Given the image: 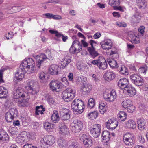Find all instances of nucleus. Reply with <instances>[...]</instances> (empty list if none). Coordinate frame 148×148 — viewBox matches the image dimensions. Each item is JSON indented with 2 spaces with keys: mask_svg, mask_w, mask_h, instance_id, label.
Here are the masks:
<instances>
[{
  "mask_svg": "<svg viewBox=\"0 0 148 148\" xmlns=\"http://www.w3.org/2000/svg\"><path fill=\"white\" fill-rule=\"evenodd\" d=\"M141 18L140 14L136 12L132 17V21L134 23H138L140 21Z\"/></svg>",
  "mask_w": 148,
  "mask_h": 148,
  "instance_id": "f704fd0d",
  "label": "nucleus"
},
{
  "mask_svg": "<svg viewBox=\"0 0 148 148\" xmlns=\"http://www.w3.org/2000/svg\"><path fill=\"white\" fill-rule=\"evenodd\" d=\"M60 69L58 66L55 64L51 65L49 69V72L52 75H56L58 74Z\"/></svg>",
  "mask_w": 148,
  "mask_h": 148,
  "instance_id": "412c9836",
  "label": "nucleus"
},
{
  "mask_svg": "<svg viewBox=\"0 0 148 148\" xmlns=\"http://www.w3.org/2000/svg\"><path fill=\"white\" fill-rule=\"evenodd\" d=\"M69 132V129L66 125H63L60 127L59 132L61 134L65 135L68 134Z\"/></svg>",
  "mask_w": 148,
  "mask_h": 148,
  "instance_id": "72a5a7b5",
  "label": "nucleus"
},
{
  "mask_svg": "<svg viewBox=\"0 0 148 148\" xmlns=\"http://www.w3.org/2000/svg\"><path fill=\"white\" fill-rule=\"evenodd\" d=\"M137 5L140 8L145 7L146 5V1L145 0H136Z\"/></svg>",
  "mask_w": 148,
  "mask_h": 148,
  "instance_id": "09e8293b",
  "label": "nucleus"
},
{
  "mask_svg": "<svg viewBox=\"0 0 148 148\" xmlns=\"http://www.w3.org/2000/svg\"><path fill=\"white\" fill-rule=\"evenodd\" d=\"M34 58L36 60V66L38 68L46 62L48 59V57L44 54H41L39 55L33 56Z\"/></svg>",
  "mask_w": 148,
  "mask_h": 148,
  "instance_id": "1a4fd4ad",
  "label": "nucleus"
},
{
  "mask_svg": "<svg viewBox=\"0 0 148 148\" xmlns=\"http://www.w3.org/2000/svg\"><path fill=\"white\" fill-rule=\"evenodd\" d=\"M85 39H82L81 40V42L82 44L84 47H86L88 45V43L85 41Z\"/></svg>",
  "mask_w": 148,
  "mask_h": 148,
  "instance_id": "774afa93",
  "label": "nucleus"
},
{
  "mask_svg": "<svg viewBox=\"0 0 148 148\" xmlns=\"http://www.w3.org/2000/svg\"><path fill=\"white\" fill-rule=\"evenodd\" d=\"M80 140L83 142V144L86 147H90L92 145V139L85 134H83L81 137Z\"/></svg>",
  "mask_w": 148,
  "mask_h": 148,
  "instance_id": "dca6fc26",
  "label": "nucleus"
},
{
  "mask_svg": "<svg viewBox=\"0 0 148 148\" xmlns=\"http://www.w3.org/2000/svg\"><path fill=\"white\" fill-rule=\"evenodd\" d=\"M130 78L132 82L137 86H141L143 84V79L139 75L132 74L130 76Z\"/></svg>",
  "mask_w": 148,
  "mask_h": 148,
  "instance_id": "ddd939ff",
  "label": "nucleus"
},
{
  "mask_svg": "<svg viewBox=\"0 0 148 148\" xmlns=\"http://www.w3.org/2000/svg\"><path fill=\"white\" fill-rule=\"evenodd\" d=\"M23 148H37V147L31 144H26L23 146Z\"/></svg>",
  "mask_w": 148,
  "mask_h": 148,
  "instance_id": "69168bd1",
  "label": "nucleus"
},
{
  "mask_svg": "<svg viewBox=\"0 0 148 148\" xmlns=\"http://www.w3.org/2000/svg\"><path fill=\"white\" fill-rule=\"evenodd\" d=\"M137 124L138 129L140 130H143L145 128L146 122L143 118H140L137 120Z\"/></svg>",
  "mask_w": 148,
  "mask_h": 148,
  "instance_id": "bb28decb",
  "label": "nucleus"
},
{
  "mask_svg": "<svg viewBox=\"0 0 148 148\" xmlns=\"http://www.w3.org/2000/svg\"><path fill=\"white\" fill-rule=\"evenodd\" d=\"M129 81L125 78L120 79L118 82V86L122 89L125 90L126 88L130 85H129Z\"/></svg>",
  "mask_w": 148,
  "mask_h": 148,
  "instance_id": "5701e85b",
  "label": "nucleus"
},
{
  "mask_svg": "<svg viewBox=\"0 0 148 148\" xmlns=\"http://www.w3.org/2000/svg\"><path fill=\"white\" fill-rule=\"evenodd\" d=\"M98 115V113L97 111H94L90 112L88 114V118L91 119H96Z\"/></svg>",
  "mask_w": 148,
  "mask_h": 148,
  "instance_id": "c03bdc74",
  "label": "nucleus"
},
{
  "mask_svg": "<svg viewBox=\"0 0 148 148\" xmlns=\"http://www.w3.org/2000/svg\"><path fill=\"white\" fill-rule=\"evenodd\" d=\"M118 122L115 119L112 118L107 122L106 127L108 129L114 130L117 126Z\"/></svg>",
  "mask_w": 148,
  "mask_h": 148,
  "instance_id": "a211bd4d",
  "label": "nucleus"
},
{
  "mask_svg": "<svg viewBox=\"0 0 148 148\" xmlns=\"http://www.w3.org/2000/svg\"><path fill=\"white\" fill-rule=\"evenodd\" d=\"M117 96L116 92L114 90H112L110 92L108 91H105L103 93L104 99L108 102L114 101L116 99Z\"/></svg>",
  "mask_w": 148,
  "mask_h": 148,
  "instance_id": "423d86ee",
  "label": "nucleus"
},
{
  "mask_svg": "<svg viewBox=\"0 0 148 148\" xmlns=\"http://www.w3.org/2000/svg\"><path fill=\"white\" fill-rule=\"evenodd\" d=\"M145 28L143 26L140 27L138 29V35L139 36H141L143 35V34Z\"/></svg>",
  "mask_w": 148,
  "mask_h": 148,
  "instance_id": "4d7b16f0",
  "label": "nucleus"
},
{
  "mask_svg": "<svg viewBox=\"0 0 148 148\" xmlns=\"http://www.w3.org/2000/svg\"><path fill=\"white\" fill-rule=\"evenodd\" d=\"M4 70L1 69L0 70V83H4L5 81L3 79V72Z\"/></svg>",
  "mask_w": 148,
  "mask_h": 148,
  "instance_id": "e2e57ef3",
  "label": "nucleus"
},
{
  "mask_svg": "<svg viewBox=\"0 0 148 148\" xmlns=\"http://www.w3.org/2000/svg\"><path fill=\"white\" fill-rule=\"evenodd\" d=\"M25 97H20L18 99L17 101L21 106H24L27 105V100L24 98Z\"/></svg>",
  "mask_w": 148,
  "mask_h": 148,
  "instance_id": "a19ab883",
  "label": "nucleus"
},
{
  "mask_svg": "<svg viewBox=\"0 0 148 148\" xmlns=\"http://www.w3.org/2000/svg\"><path fill=\"white\" fill-rule=\"evenodd\" d=\"M115 77L114 73L112 71H106L103 75V78L106 81L109 82L113 80Z\"/></svg>",
  "mask_w": 148,
  "mask_h": 148,
  "instance_id": "aec40b11",
  "label": "nucleus"
},
{
  "mask_svg": "<svg viewBox=\"0 0 148 148\" xmlns=\"http://www.w3.org/2000/svg\"><path fill=\"white\" fill-rule=\"evenodd\" d=\"M25 92L21 87H18L14 91L13 96L15 99H18L20 97H25Z\"/></svg>",
  "mask_w": 148,
  "mask_h": 148,
  "instance_id": "f3484780",
  "label": "nucleus"
},
{
  "mask_svg": "<svg viewBox=\"0 0 148 148\" xmlns=\"http://www.w3.org/2000/svg\"><path fill=\"white\" fill-rule=\"evenodd\" d=\"M91 63L97 66L100 69L104 70L107 68V63L103 57H99L97 59L92 60Z\"/></svg>",
  "mask_w": 148,
  "mask_h": 148,
  "instance_id": "39448f33",
  "label": "nucleus"
},
{
  "mask_svg": "<svg viewBox=\"0 0 148 148\" xmlns=\"http://www.w3.org/2000/svg\"><path fill=\"white\" fill-rule=\"evenodd\" d=\"M132 41L135 43H138L140 42V40L138 37L133 33L130 35Z\"/></svg>",
  "mask_w": 148,
  "mask_h": 148,
  "instance_id": "a18cd8bd",
  "label": "nucleus"
},
{
  "mask_svg": "<svg viewBox=\"0 0 148 148\" xmlns=\"http://www.w3.org/2000/svg\"><path fill=\"white\" fill-rule=\"evenodd\" d=\"M60 119L58 111L56 110H54L51 117V119L52 122L55 123H57L59 121Z\"/></svg>",
  "mask_w": 148,
  "mask_h": 148,
  "instance_id": "c756f323",
  "label": "nucleus"
},
{
  "mask_svg": "<svg viewBox=\"0 0 148 148\" xmlns=\"http://www.w3.org/2000/svg\"><path fill=\"white\" fill-rule=\"evenodd\" d=\"M31 137V135L29 133L23 131L18 135L16 138V141L18 143H22L29 140Z\"/></svg>",
  "mask_w": 148,
  "mask_h": 148,
  "instance_id": "6e6552de",
  "label": "nucleus"
},
{
  "mask_svg": "<svg viewBox=\"0 0 148 148\" xmlns=\"http://www.w3.org/2000/svg\"><path fill=\"white\" fill-rule=\"evenodd\" d=\"M107 61L110 66L112 68L117 67V64L116 61L110 58L107 59Z\"/></svg>",
  "mask_w": 148,
  "mask_h": 148,
  "instance_id": "ea45409f",
  "label": "nucleus"
},
{
  "mask_svg": "<svg viewBox=\"0 0 148 148\" xmlns=\"http://www.w3.org/2000/svg\"><path fill=\"white\" fill-rule=\"evenodd\" d=\"M35 64L32 58H25L20 65L21 71L28 74L34 73L35 71Z\"/></svg>",
  "mask_w": 148,
  "mask_h": 148,
  "instance_id": "f257e3e1",
  "label": "nucleus"
},
{
  "mask_svg": "<svg viewBox=\"0 0 148 148\" xmlns=\"http://www.w3.org/2000/svg\"><path fill=\"white\" fill-rule=\"evenodd\" d=\"M125 126L128 128L134 129L136 128V125L135 121L133 120L130 119L126 122Z\"/></svg>",
  "mask_w": 148,
  "mask_h": 148,
  "instance_id": "c85d7f7f",
  "label": "nucleus"
},
{
  "mask_svg": "<svg viewBox=\"0 0 148 148\" xmlns=\"http://www.w3.org/2000/svg\"><path fill=\"white\" fill-rule=\"evenodd\" d=\"M81 49L82 46L80 45L79 41L76 40L73 41L69 49V51L71 53L75 54L79 53Z\"/></svg>",
  "mask_w": 148,
  "mask_h": 148,
  "instance_id": "9d476101",
  "label": "nucleus"
},
{
  "mask_svg": "<svg viewBox=\"0 0 148 148\" xmlns=\"http://www.w3.org/2000/svg\"><path fill=\"white\" fill-rule=\"evenodd\" d=\"M69 148H77V142L75 140L70 141L69 143Z\"/></svg>",
  "mask_w": 148,
  "mask_h": 148,
  "instance_id": "8fccbe9b",
  "label": "nucleus"
},
{
  "mask_svg": "<svg viewBox=\"0 0 148 148\" xmlns=\"http://www.w3.org/2000/svg\"><path fill=\"white\" fill-rule=\"evenodd\" d=\"M69 111L68 109H62L60 113L61 119L63 121L68 120L70 118Z\"/></svg>",
  "mask_w": 148,
  "mask_h": 148,
  "instance_id": "b1692460",
  "label": "nucleus"
},
{
  "mask_svg": "<svg viewBox=\"0 0 148 148\" xmlns=\"http://www.w3.org/2000/svg\"><path fill=\"white\" fill-rule=\"evenodd\" d=\"M138 142L140 144H143L145 141V139L143 136L141 135L138 136Z\"/></svg>",
  "mask_w": 148,
  "mask_h": 148,
  "instance_id": "052dcab7",
  "label": "nucleus"
},
{
  "mask_svg": "<svg viewBox=\"0 0 148 148\" xmlns=\"http://www.w3.org/2000/svg\"><path fill=\"white\" fill-rule=\"evenodd\" d=\"M36 84V83L33 81H28L25 86V88L29 92L34 95L36 94L38 90L34 88Z\"/></svg>",
  "mask_w": 148,
  "mask_h": 148,
  "instance_id": "f8f14e48",
  "label": "nucleus"
},
{
  "mask_svg": "<svg viewBox=\"0 0 148 148\" xmlns=\"http://www.w3.org/2000/svg\"><path fill=\"white\" fill-rule=\"evenodd\" d=\"M16 111L14 108H12L7 112L5 118L8 122H11L14 118V116Z\"/></svg>",
  "mask_w": 148,
  "mask_h": 148,
  "instance_id": "6ab92c4d",
  "label": "nucleus"
},
{
  "mask_svg": "<svg viewBox=\"0 0 148 148\" xmlns=\"http://www.w3.org/2000/svg\"><path fill=\"white\" fill-rule=\"evenodd\" d=\"M123 92L130 97H132L136 94L135 89L130 86H128L124 90Z\"/></svg>",
  "mask_w": 148,
  "mask_h": 148,
  "instance_id": "393cba45",
  "label": "nucleus"
},
{
  "mask_svg": "<svg viewBox=\"0 0 148 148\" xmlns=\"http://www.w3.org/2000/svg\"><path fill=\"white\" fill-rule=\"evenodd\" d=\"M56 142V139L52 135L46 136L42 138L40 141V146L42 148H47L49 146H51Z\"/></svg>",
  "mask_w": 148,
  "mask_h": 148,
  "instance_id": "7ed1b4c3",
  "label": "nucleus"
},
{
  "mask_svg": "<svg viewBox=\"0 0 148 148\" xmlns=\"http://www.w3.org/2000/svg\"><path fill=\"white\" fill-rule=\"evenodd\" d=\"M86 67L85 65L84 64H78L77 66V68L79 70L82 71H84Z\"/></svg>",
  "mask_w": 148,
  "mask_h": 148,
  "instance_id": "6e6d98bb",
  "label": "nucleus"
},
{
  "mask_svg": "<svg viewBox=\"0 0 148 148\" xmlns=\"http://www.w3.org/2000/svg\"><path fill=\"white\" fill-rule=\"evenodd\" d=\"M108 109V107L106 103L101 102L99 104V110L100 114H104L107 112Z\"/></svg>",
  "mask_w": 148,
  "mask_h": 148,
  "instance_id": "a878e982",
  "label": "nucleus"
},
{
  "mask_svg": "<svg viewBox=\"0 0 148 148\" xmlns=\"http://www.w3.org/2000/svg\"><path fill=\"white\" fill-rule=\"evenodd\" d=\"M110 135L107 131H103L102 134L101 139L104 143H107L110 140Z\"/></svg>",
  "mask_w": 148,
  "mask_h": 148,
  "instance_id": "cd10ccee",
  "label": "nucleus"
},
{
  "mask_svg": "<svg viewBox=\"0 0 148 148\" xmlns=\"http://www.w3.org/2000/svg\"><path fill=\"white\" fill-rule=\"evenodd\" d=\"M100 44L102 48L104 50H109L111 49L113 46V42L109 39H106L102 41Z\"/></svg>",
  "mask_w": 148,
  "mask_h": 148,
  "instance_id": "4468645a",
  "label": "nucleus"
},
{
  "mask_svg": "<svg viewBox=\"0 0 148 148\" xmlns=\"http://www.w3.org/2000/svg\"><path fill=\"white\" fill-rule=\"evenodd\" d=\"M109 4L112 6L119 5V0H110Z\"/></svg>",
  "mask_w": 148,
  "mask_h": 148,
  "instance_id": "864d4df0",
  "label": "nucleus"
},
{
  "mask_svg": "<svg viewBox=\"0 0 148 148\" xmlns=\"http://www.w3.org/2000/svg\"><path fill=\"white\" fill-rule=\"evenodd\" d=\"M6 90L4 87L0 86V98H5L8 95V92L4 90Z\"/></svg>",
  "mask_w": 148,
  "mask_h": 148,
  "instance_id": "e433bc0d",
  "label": "nucleus"
},
{
  "mask_svg": "<svg viewBox=\"0 0 148 148\" xmlns=\"http://www.w3.org/2000/svg\"><path fill=\"white\" fill-rule=\"evenodd\" d=\"M45 111L44 109L43 108L42 106H37L36 108V114L38 115L40 114H42Z\"/></svg>",
  "mask_w": 148,
  "mask_h": 148,
  "instance_id": "49530a36",
  "label": "nucleus"
},
{
  "mask_svg": "<svg viewBox=\"0 0 148 148\" xmlns=\"http://www.w3.org/2000/svg\"><path fill=\"white\" fill-rule=\"evenodd\" d=\"M84 102L81 100L76 99L73 100L71 104V108L75 114H81L85 108Z\"/></svg>",
  "mask_w": 148,
  "mask_h": 148,
  "instance_id": "f03ea898",
  "label": "nucleus"
},
{
  "mask_svg": "<svg viewBox=\"0 0 148 148\" xmlns=\"http://www.w3.org/2000/svg\"><path fill=\"white\" fill-rule=\"evenodd\" d=\"M38 77L41 82L45 83L46 82V74L43 72H41L38 74Z\"/></svg>",
  "mask_w": 148,
  "mask_h": 148,
  "instance_id": "79ce46f5",
  "label": "nucleus"
},
{
  "mask_svg": "<svg viewBox=\"0 0 148 148\" xmlns=\"http://www.w3.org/2000/svg\"><path fill=\"white\" fill-rule=\"evenodd\" d=\"M132 105L131 101L130 100H125L122 103V106L125 108H127Z\"/></svg>",
  "mask_w": 148,
  "mask_h": 148,
  "instance_id": "de8ad7c7",
  "label": "nucleus"
},
{
  "mask_svg": "<svg viewBox=\"0 0 148 148\" xmlns=\"http://www.w3.org/2000/svg\"><path fill=\"white\" fill-rule=\"evenodd\" d=\"M75 90L71 88H68L63 91L62 93V97L66 102L71 101L75 96Z\"/></svg>",
  "mask_w": 148,
  "mask_h": 148,
  "instance_id": "20e7f679",
  "label": "nucleus"
},
{
  "mask_svg": "<svg viewBox=\"0 0 148 148\" xmlns=\"http://www.w3.org/2000/svg\"><path fill=\"white\" fill-rule=\"evenodd\" d=\"M62 83L57 81L52 80L50 83V88L51 90L53 91H57V90L61 88Z\"/></svg>",
  "mask_w": 148,
  "mask_h": 148,
  "instance_id": "4be33fe9",
  "label": "nucleus"
},
{
  "mask_svg": "<svg viewBox=\"0 0 148 148\" xmlns=\"http://www.w3.org/2000/svg\"><path fill=\"white\" fill-rule=\"evenodd\" d=\"M95 106L94 100L93 98L89 99L88 102V108L91 109L93 108Z\"/></svg>",
  "mask_w": 148,
  "mask_h": 148,
  "instance_id": "603ef678",
  "label": "nucleus"
},
{
  "mask_svg": "<svg viewBox=\"0 0 148 148\" xmlns=\"http://www.w3.org/2000/svg\"><path fill=\"white\" fill-rule=\"evenodd\" d=\"M10 132L12 134H16L18 133V130L16 127H11L9 129Z\"/></svg>",
  "mask_w": 148,
  "mask_h": 148,
  "instance_id": "5fc2aeb1",
  "label": "nucleus"
},
{
  "mask_svg": "<svg viewBox=\"0 0 148 148\" xmlns=\"http://www.w3.org/2000/svg\"><path fill=\"white\" fill-rule=\"evenodd\" d=\"M71 130L74 132H79L82 129L83 127L82 122L79 120H74L70 125Z\"/></svg>",
  "mask_w": 148,
  "mask_h": 148,
  "instance_id": "0eeeda50",
  "label": "nucleus"
},
{
  "mask_svg": "<svg viewBox=\"0 0 148 148\" xmlns=\"http://www.w3.org/2000/svg\"><path fill=\"white\" fill-rule=\"evenodd\" d=\"M81 89L83 92H89L91 89V87L89 84L86 83L82 86Z\"/></svg>",
  "mask_w": 148,
  "mask_h": 148,
  "instance_id": "37998d69",
  "label": "nucleus"
},
{
  "mask_svg": "<svg viewBox=\"0 0 148 148\" xmlns=\"http://www.w3.org/2000/svg\"><path fill=\"white\" fill-rule=\"evenodd\" d=\"M61 80L64 83L63 86H68L69 83L66 78L64 77H61Z\"/></svg>",
  "mask_w": 148,
  "mask_h": 148,
  "instance_id": "bf43d9fd",
  "label": "nucleus"
},
{
  "mask_svg": "<svg viewBox=\"0 0 148 148\" xmlns=\"http://www.w3.org/2000/svg\"><path fill=\"white\" fill-rule=\"evenodd\" d=\"M133 134L130 133H126L123 136L124 142L127 145H130L133 144Z\"/></svg>",
  "mask_w": 148,
  "mask_h": 148,
  "instance_id": "2eb2a0df",
  "label": "nucleus"
},
{
  "mask_svg": "<svg viewBox=\"0 0 148 148\" xmlns=\"http://www.w3.org/2000/svg\"><path fill=\"white\" fill-rule=\"evenodd\" d=\"M58 144L59 146L61 147H65L67 146L66 141L65 140H59Z\"/></svg>",
  "mask_w": 148,
  "mask_h": 148,
  "instance_id": "3c124183",
  "label": "nucleus"
},
{
  "mask_svg": "<svg viewBox=\"0 0 148 148\" xmlns=\"http://www.w3.org/2000/svg\"><path fill=\"white\" fill-rule=\"evenodd\" d=\"M25 72H23L22 71H21V68L19 70L18 72H17L15 74V76L14 77V79H16L17 80L21 81L22 80L24 77V73Z\"/></svg>",
  "mask_w": 148,
  "mask_h": 148,
  "instance_id": "2f4dec72",
  "label": "nucleus"
},
{
  "mask_svg": "<svg viewBox=\"0 0 148 148\" xmlns=\"http://www.w3.org/2000/svg\"><path fill=\"white\" fill-rule=\"evenodd\" d=\"M5 36L7 39L8 40L9 38H11L13 37V34L12 32H10L8 34H5Z\"/></svg>",
  "mask_w": 148,
  "mask_h": 148,
  "instance_id": "338daca9",
  "label": "nucleus"
},
{
  "mask_svg": "<svg viewBox=\"0 0 148 148\" xmlns=\"http://www.w3.org/2000/svg\"><path fill=\"white\" fill-rule=\"evenodd\" d=\"M48 101L51 105H55L56 104L55 100L53 98H49L48 99Z\"/></svg>",
  "mask_w": 148,
  "mask_h": 148,
  "instance_id": "0e129e2a",
  "label": "nucleus"
},
{
  "mask_svg": "<svg viewBox=\"0 0 148 148\" xmlns=\"http://www.w3.org/2000/svg\"><path fill=\"white\" fill-rule=\"evenodd\" d=\"M120 73L122 75H128L129 73L128 69L125 66H121L119 69Z\"/></svg>",
  "mask_w": 148,
  "mask_h": 148,
  "instance_id": "4c0bfd02",
  "label": "nucleus"
},
{
  "mask_svg": "<svg viewBox=\"0 0 148 148\" xmlns=\"http://www.w3.org/2000/svg\"><path fill=\"white\" fill-rule=\"evenodd\" d=\"M127 114L124 111H120L117 114V117L119 120L124 121L126 119Z\"/></svg>",
  "mask_w": 148,
  "mask_h": 148,
  "instance_id": "c9c22d12",
  "label": "nucleus"
},
{
  "mask_svg": "<svg viewBox=\"0 0 148 148\" xmlns=\"http://www.w3.org/2000/svg\"><path fill=\"white\" fill-rule=\"evenodd\" d=\"M128 112L130 113H132L134 112L135 110V108L134 106L132 105L127 108Z\"/></svg>",
  "mask_w": 148,
  "mask_h": 148,
  "instance_id": "13d9d810",
  "label": "nucleus"
},
{
  "mask_svg": "<svg viewBox=\"0 0 148 148\" xmlns=\"http://www.w3.org/2000/svg\"><path fill=\"white\" fill-rule=\"evenodd\" d=\"M116 25L119 27H125L127 26V24L124 22H117Z\"/></svg>",
  "mask_w": 148,
  "mask_h": 148,
  "instance_id": "680f3d73",
  "label": "nucleus"
},
{
  "mask_svg": "<svg viewBox=\"0 0 148 148\" xmlns=\"http://www.w3.org/2000/svg\"><path fill=\"white\" fill-rule=\"evenodd\" d=\"M8 138L7 133L3 130L0 129V142L7 140H8Z\"/></svg>",
  "mask_w": 148,
  "mask_h": 148,
  "instance_id": "7c9ffc66",
  "label": "nucleus"
},
{
  "mask_svg": "<svg viewBox=\"0 0 148 148\" xmlns=\"http://www.w3.org/2000/svg\"><path fill=\"white\" fill-rule=\"evenodd\" d=\"M43 125L45 129L47 131L52 130L54 127V125L49 122H46L44 123Z\"/></svg>",
  "mask_w": 148,
  "mask_h": 148,
  "instance_id": "58836bf2",
  "label": "nucleus"
},
{
  "mask_svg": "<svg viewBox=\"0 0 148 148\" xmlns=\"http://www.w3.org/2000/svg\"><path fill=\"white\" fill-rule=\"evenodd\" d=\"M71 62V59L68 57H64L61 61L60 64L62 66V68H64Z\"/></svg>",
  "mask_w": 148,
  "mask_h": 148,
  "instance_id": "473e14b6",
  "label": "nucleus"
},
{
  "mask_svg": "<svg viewBox=\"0 0 148 148\" xmlns=\"http://www.w3.org/2000/svg\"><path fill=\"white\" fill-rule=\"evenodd\" d=\"M101 129V126L100 124L93 125L90 128V134L92 136L97 138L99 136Z\"/></svg>",
  "mask_w": 148,
  "mask_h": 148,
  "instance_id": "9b49d317",
  "label": "nucleus"
}]
</instances>
